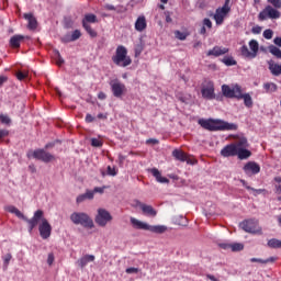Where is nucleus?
<instances>
[{"label": "nucleus", "instance_id": "603ef678", "mask_svg": "<svg viewBox=\"0 0 281 281\" xmlns=\"http://www.w3.org/2000/svg\"><path fill=\"white\" fill-rule=\"evenodd\" d=\"M83 194L86 195V199H87L88 201H92V199H93V196H94V192L91 191V190L86 191V193H83Z\"/></svg>", "mask_w": 281, "mask_h": 281}, {"label": "nucleus", "instance_id": "9b49d317", "mask_svg": "<svg viewBox=\"0 0 281 281\" xmlns=\"http://www.w3.org/2000/svg\"><path fill=\"white\" fill-rule=\"evenodd\" d=\"M113 221V215L105 209H98L94 222L99 227H106Z\"/></svg>", "mask_w": 281, "mask_h": 281}, {"label": "nucleus", "instance_id": "393cba45", "mask_svg": "<svg viewBox=\"0 0 281 281\" xmlns=\"http://www.w3.org/2000/svg\"><path fill=\"white\" fill-rule=\"evenodd\" d=\"M269 70L272 74V76H281V64H276L273 61H270Z\"/></svg>", "mask_w": 281, "mask_h": 281}, {"label": "nucleus", "instance_id": "c85d7f7f", "mask_svg": "<svg viewBox=\"0 0 281 281\" xmlns=\"http://www.w3.org/2000/svg\"><path fill=\"white\" fill-rule=\"evenodd\" d=\"M263 89L266 93H276V91H278V85L274 82H266L263 83Z\"/></svg>", "mask_w": 281, "mask_h": 281}, {"label": "nucleus", "instance_id": "dca6fc26", "mask_svg": "<svg viewBox=\"0 0 281 281\" xmlns=\"http://www.w3.org/2000/svg\"><path fill=\"white\" fill-rule=\"evenodd\" d=\"M202 98L214 100V83L209 81L201 90Z\"/></svg>", "mask_w": 281, "mask_h": 281}, {"label": "nucleus", "instance_id": "680f3d73", "mask_svg": "<svg viewBox=\"0 0 281 281\" xmlns=\"http://www.w3.org/2000/svg\"><path fill=\"white\" fill-rule=\"evenodd\" d=\"M63 43H71V36L70 35H66L64 37H61Z\"/></svg>", "mask_w": 281, "mask_h": 281}, {"label": "nucleus", "instance_id": "a18cd8bd", "mask_svg": "<svg viewBox=\"0 0 281 281\" xmlns=\"http://www.w3.org/2000/svg\"><path fill=\"white\" fill-rule=\"evenodd\" d=\"M80 36H82V33L80 32V30H75L71 34V41H78Z\"/></svg>", "mask_w": 281, "mask_h": 281}, {"label": "nucleus", "instance_id": "8fccbe9b", "mask_svg": "<svg viewBox=\"0 0 281 281\" xmlns=\"http://www.w3.org/2000/svg\"><path fill=\"white\" fill-rule=\"evenodd\" d=\"M16 78H18V80H25V78H27V72L18 71Z\"/></svg>", "mask_w": 281, "mask_h": 281}, {"label": "nucleus", "instance_id": "423d86ee", "mask_svg": "<svg viewBox=\"0 0 281 281\" xmlns=\"http://www.w3.org/2000/svg\"><path fill=\"white\" fill-rule=\"evenodd\" d=\"M232 0H225L223 7H220L215 10V14L213 19L216 25H223L225 23V19H227L228 14L232 12Z\"/></svg>", "mask_w": 281, "mask_h": 281}, {"label": "nucleus", "instance_id": "6e6552de", "mask_svg": "<svg viewBox=\"0 0 281 281\" xmlns=\"http://www.w3.org/2000/svg\"><path fill=\"white\" fill-rule=\"evenodd\" d=\"M280 16V11L274 7H271V4L266 5L265 9L258 14L259 21H268V19H270V21H278Z\"/></svg>", "mask_w": 281, "mask_h": 281}, {"label": "nucleus", "instance_id": "72a5a7b5", "mask_svg": "<svg viewBox=\"0 0 281 281\" xmlns=\"http://www.w3.org/2000/svg\"><path fill=\"white\" fill-rule=\"evenodd\" d=\"M268 247H270V249H281V240L272 238L268 240Z\"/></svg>", "mask_w": 281, "mask_h": 281}, {"label": "nucleus", "instance_id": "37998d69", "mask_svg": "<svg viewBox=\"0 0 281 281\" xmlns=\"http://www.w3.org/2000/svg\"><path fill=\"white\" fill-rule=\"evenodd\" d=\"M263 38H267V41H271V38H273V32L271 29L263 31Z\"/></svg>", "mask_w": 281, "mask_h": 281}, {"label": "nucleus", "instance_id": "864d4df0", "mask_svg": "<svg viewBox=\"0 0 281 281\" xmlns=\"http://www.w3.org/2000/svg\"><path fill=\"white\" fill-rule=\"evenodd\" d=\"M54 252L48 254V258H47V265H49V267H52V265H54Z\"/></svg>", "mask_w": 281, "mask_h": 281}, {"label": "nucleus", "instance_id": "a211bd4d", "mask_svg": "<svg viewBox=\"0 0 281 281\" xmlns=\"http://www.w3.org/2000/svg\"><path fill=\"white\" fill-rule=\"evenodd\" d=\"M225 54H229V48L223 46H214L206 53V56H214L218 58V56H225Z\"/></svg>", "mask_w": 281, "mask_h": 281}, {"label": "nucleus", "instance_id": "a878e982", "mask_svg": "<svg viewBox=\"0 0 281 281\" xmlns=\"http://www.w3.org/2000/svg\"><path fill=\"white\" fill-rule=\"evenodd\" d=\"M172 157H175V159L178 161H188V155H186V153H183L181 149H175L172 151Z\"/></svg>", "mask_w": 281, "mask_h": 281}, {"label": "nucleus", "instance_id": "13d9d810", "mask_svg": "<svg viewBox=\"0 0 281 281\" xmlns=\"http://www.w3.org/2000/svg\"><path fill=\"white\" fill-rule=\"evenodd\" d=\"M94 120H95V117H93V115H91V114L86 115V122L88 124H91V122H94Z\"/></svg>", "mask_w": 281, "mask_h": 281}, {"label": "nucleus", "instance_id": "f3484780", "mask_svg": "<svg viewBox=\"0 0 281 281\" xmlns=\"http://www.w3.org/2000/svg\"><path fill=\"white\" fill-rule=\"evenodd\" d=\"M136 206L139 207L146 216H157V211L153 207V205L144 204L140 201H136Z\"/></svg>", "mask_w": 281, "mask_h": 281}, {"label": "nucleus", "instance_id": "9d476101", "mask_svg": "<svg viewBox=\"0 0 281 281\" xmlns=\"http://www.w3.org/2000/svg\"><path fill=\"white\" fill-rule=\"evenodd\" d=\"M27 159H38L40 161H44V164H49V161H54V155L45 151V149H36L34 151L30 150L26 154Z\"/></svg>", "mask_w": 281, "mask_h": 281}, {"label": "nucleus", "instance_id": "4be33fe9", "mask_svg": "<svg viewBox=\"0 0 281 281\" xmlns=\"http://www.w3.org/2000/svg\"><path fill=\"white\" fill-rule=\"evenodd\" d=\"M24 19L27 21V27L29 30H36L38 27V21H36V18L32 13H24Z\"/></svg>", "mask_w": 281, "mask_h": 281}, {"label": "nucleus", "instance_id": "20e7f679", "mask_svg": "<svg viewBox=\"0 0 281 281\" xmlns=\"http://www.w3.org/2000/svg\"><path fill=\"white\" fill-rule=\"evenodd\" d=\"M112 63L117 67H128V65H132L133 59L128 56V50L121 45L116 47L115 55L112 56Z\"/></svg>", "mask_w": 281, "mask_h": 281}, {"label": "nucleus", "instance_id": "5fc2aeb1", "mask_svg": "<svg viewBox=\"0 0 281 281\" xmlns=\"http://www.w3.org/2000/svg\"><path fill=\"white\" fill-rule=\"evenodd\" d=\"M10 135V132L8 130H0V139H3V137H8Z\"/></svg>", "mask_w": 281, "mask_h": 281}, {"label": "nucleus", "instance_id": "4c0bfd02", "mask_svg": "<svg viewBox=\"0 0 281 281\" xmlns=\"http://www.w3.org/2000/svg\"><path fill=\"white\" fill-rule=\"evenodd\" d=\"M222 63H224V65H226V67H234V65H236L234 57H224L222 59Z\"/></svg>", "mask_w": 281, "mask_h": 281}, {"label": "nucleus", "instance_id": "7c9ffc66", "mask_svg": "<svg viewBox=\"0 0 281 281\" xmlns=\"http://www.w3.org/2000/svg\"><path fill=\"white\" fill-rule=\"evenodd\" d=\"M250 262H259V265H269V262H276V257H269L268 259L251 258Z\"/></svg>", "mask_w": 281, "mask_h": 281}, {"label": "nucleus", "instance_id": "e433bc0d", "mask_svg": "<svg viewBox=\"0 0 281 281\" xmlns=\"http://www.w3.org/2000/svg\"><path fill=\"white\" fill-rule=\"evenodd\" d=\"M243 249H245V246L240 243L231 244V251H243Z\"/></svg>", "mask_w": 281, "mask_h": 281}, {"label": "nucleus", "instance_id": "4d7b16f0", "mask_svg": "<svg viewBox=\"0 0 281 281\" xmlns=\"http://www.w3.org/2000/svg\"><path fill=\"white\" fill-rule=\"evenodd\" d=\"M85 201H87V195L83 194H80L78 198H77V203H85Z\"/></svg>", "mask_w": 281, "mask_h": 281}, {"label": "nucleus", "instance_id": "338daca9", "mask_svg": "<svg viewBox=\"0 0 281 281\" xmlns=\"http://www.w3.org/2000/svg\"><path fill=\"white\" fill-rule=\"evenodd\" d=\"M240 183L244 186V188H246V190H251V187H249V184H247V181L240 180Z\"/></svg>", "mask_w": 281, "mask_h": 281}, {"label": "nucleus", "instance_id": "cd10ccee", "mask_svg": "<svg viewBox=\"0 0 281 281\" xmlns=\"http://www.w3.org/2000/svg\"><path fill=\"white\" fill-rule=\"evenodd\" d=\"M89 23H98V16L93 13H88L82 20V25H89Z\"/></svg>", "mask_w": 281, "mask_h": 281}, {"label": "nucleus", "instance_id": "0eeeda50", "mask_svg": "<svg viewBox=\"0 0 281 281\" xmlns=\"http://www.w3.org/2000/svg\"><path fill=\"white\" fill-rule=\"evenodd\" d=\"M249 47H247V45H243L240 48H239V52L243 56V58H248V59H254L256 58V56H258V50L260 49V45L258 44V41L256 40H251L249 43H248ZM250 48V50H249Z\"/></svg>", "mask_w": 281, "mask_h": 281}, {"label": "nucleus", "instance_id": "bf43d9fd", "mask_svg": "<svg viewBox=\"0 0 281 281\" xmlns=\"http://www.w3.org/2000/svg\"><path fill=\"white\" fill-rule=\"evenodd\" d=\"M146 144L157 145L159 144V140L157 138H149L146 140Z\"/></svg>", "mask_w": 281, "mask_h": 281}, {"label": "nucleus", "instance_id": "2eb2a0df", "mask_svg": "<svg viewBox=\"0 0 281 281\" xmlns=\"http://www.w3.org/2000/svg\"><path fill=\"white\" fill-rule=\"evenodd\" d=\"M222 157H237L238 155V147L235 146L234 143L226 145L222 150H221Z\"/></svg>", "mask_w": 281, "mask_h": 281}, {"label": "nucleus", "instance_id": "aec40b11", "mask_svg": "<svg viewBox=\"0 0 281 281\" xmlns=\"http://www.w3.org/2000/svg\"><path fill=\"white\" fill-rule=\"evenodd\" d=\"M23 41H25V36L13 35L9 41V45H10V47H12V49H19V47H21V43H23Z\"/></svg>", "mask_w": 281, "mask_h": 281}, {"label": "nucleus", "instance_id": "49530a36", "mask_svg": "<svg viewBox=\"0 0 281 281\" xmlns=\"http://www.w3.org/2000/svg\"><path fill=\"white\" fill-rule=\"evenodd\" d=\"M108 175L110 177H115L117 175V170L115 169V167L108 166Z\"/></svg>", "mask_w": 281, "mask_h": 281}, {"label": "nucleus", "instance_id": "473e14b6", "mask_svg": "<svg viewBox=\"0 0 281 281\" xmlns=\"http://www.w3.org/2000/svg\"><path fill=\"white\" fill-rule=\"evenodd\" d=\"M270 54H272V56H274L276 58H279L281 60V49L278 48V46L274 45H270L268 47Z\"/></svg>", "mask_w": 281, "mask_h": 281}, {"label": "nucleus", "instance_id": "f704fd0d", "mask_svg": "<svg viewBox=\"0 0 281 281\" xmlns=\"http://www.w3.org/2000/svg\"><path fill=\"white\" fill-rule=\"evenodd\" d=\"M233 144L236 146L237 150H240L241 148H247V138L241 137Z\"/></svg>", "mask_w": 281, "mask_h": 281}, {"label": "nucleus", "instance_id": "6ab92c4d", "mask_svg": "<svg viewBox=\"0 0 281 281\" xmlns=\"http://www.w3.org/2000/svg\"><path fill=\"white\" fill-rule=\"evenodd\" d=\"M5 212H9L10 214H15V216L18 218H21L22 221H25V223H27V221H30V218H27L19 209H16V206L14 205H8L4 207Z\"/></svg>", "mask_w": 281, "mask_h": 281}, {"label": "nucleus", "instance_id": "7ed1b4c3", "mask_svg": "<svg viewBox=\"0 0 281 281\" xmlns=\"http://www.w3.org/2000/svg\"><path fill=\"white\" fill-rule=\"evenodd\" d=\"M130 222L134 229H145L146 232H153V234H166V232H168V226L166 225H149L135 217H131Z\"/></svg>", "mask_w": 281, "mask_h": 281}, {"label": "nucleus", "instance_id": "b1692460", "mask_svg": "<svg viewBox=\"0 0 281 281\" xmlns=\"http://www.w3.org/2000/svg\"><path fill=\"white\" fill-rule=\"evenodd\" d=\"M145 27H146V16H144V15L138 16L135 22L136 32H144Z\"/></svg>", "mask_w": 281, "mask_h": 281}, {"label": "nucleus", "instance_id": "de8ad7c7", "mask_svg": "<svg viewBox=\"0 0 281 281\" xmlns=\"http://www.w3.org/2000/svg\"><path fill=\"white\" fill-rule=\"evenodd\" d=\"M203 26H204V27H207V30H212V20L205 18V19L203 20Z\"/></svg>", "mask_w": 281, "mask_h": 281}, {"label": "nucleus", "instance_id": "f257e3e1", "mask_svg": "<svg viewBox=\"0 0 281 281\" xmlns=\"http://www.w3.org/2000/svg\"><path fill=\"white\" fill-rule=\"evenodd\" d=\"M38 223H41L38 226L40 236L44 240H47V238L52 236V225L47 218H45V212H43V210L35 211L33 217L27 220L30 234L34 232V227H36Z\"/></svg>", "mask_w": 281, "mask_h": 281}, {"label": "nucleus", "instance_id": "bb28decb", "mask_svg": "<svg viewBox=\"0 0 281 281\" xmlns=\"http://www.w3.org/2000/svg\"><path fill=\"white\" fill-rule=\"evenodd\" d=\"M240 100H244V104L247 109H251V106H254V99H251V94L250 93H243L241 92V98Z\"/></svg>", "mask_w": 281, "mask_h": 281}, {"label": "nucleus", "instance_id": "79ce46f5", "mask_svg": "<svg viewBox=\"0 0 281 281\" xmlns=\"http://www.w3.org/2000/svg\"><path fill=\"white\" fill-rule=\"evenodd\" d=\"M91 146H93L94 148H101L102 140H100L99 138H91Z\"/></svg>", "mask_w": 281, "mask_h": 281}, {"label": "nucleus", "instance_id": "09e8293b", "mask_svg": "<svg viewBox=\"0 0 281 281\" xmlns=\"http://www.w3.org/2000/svg\"><path fill=\"white\" fill-rule=\"evenodd\" d=\"M250 190H251L254 196H258V194H262L263 192H267V190H265V189H254V188H251Z\"/></svg>", "mask_w": 281, "mask_h": 281}, {"label": "nucleus", "instance_id": "f8f14e48", "mask_svg": "<svg viewBox=\"0 0 281 281\" xmlns=\"http://www.w3.org/2000/svg\"><path fill=\"white\" fill-rule=\"evenodd\" d=\"M239 227L247 232L248 234H259L262 235V228L258 225L257 220H246L239 224Z\"/></svg>", "mask_w": 281, "mask_h": 281}, {"label": "nucleus", "instance_id": "69168bd1", "mask_svg": "<svg viewBox=\"0 0 281 281\" xmlns=\"http://www.w3.org/2000/svg\"><path fill=\"white\" fill-rule=\"evenodd\" d=\"M98 98H99V100H106V93L99 92Z\"/></svg>", "mask_w": 281, "mask_h": 281}, {"label": "nucleus", "instance_id": "c03bdc74", "mask_svg": "<svg viewBox=\"0 0 281 281\" xmlns=\"http://www.w3.org/2000/svg\"><path fill=\"white\" fill-rule=\"evenodd\" d=\"M0 122L2 124H11L12 120H10V116H8L5 114H1L0 115Z\"/></svg>", "mask_w": 281, "mask_h": 281}, {"label": "nucleus", "instance_id": "3c124183", "mask_svg": "<svg viewBox=\"0 0 281 281\" xmlns=\"http://www.w3.org/2000/svg\"><path fill=\"white\" fill-rule=\"evenodd\" d=\"M218 247H221V249L229 250V249H232V244H229V243H220Z\"/></svg>", "mask_w": 281, "mask_h": 281}, {"label": "nucleus", "instance_id": "774afa93", "mask_svg": "<svg viewBox=\"0 0 281 281\" xmlns=\"http://www.w3.org/2000/svg\"><path fill=\"white\" fill-rule=\"evenodd\" d=\"M273 181H274L276 183H281V176L274 177V178H273Z\"/></svg>", "mask_w": 281, "mask_h": 281}, {"label": "nucleus", "instance_id": "0e129e2a", "mask_svg": "<svg viewBox=\"0 0 281 281\" xmlns=\"http://www.w3.org/2000/svg\"><path fill=\"white\" fill-rule=\"evenodd\" d=\"M8 82V77L5 76H0V87H3V83Z\"/></svg>", "mask_w": 281, "mask_h": 281}, {"label": "nucleus", "instance_id": "f03ea898", "mask_svg": "<svg viewBox=\"0 0 281 281\" xmlns=\"http://www.w3.org/2000/svg\"><path fill=\"white\" fill-rule=\"evenodd\" d=\"M198 124L202 126L205 131H238V125L235 123H229L223 120H214V119H200Z\"/></svg>", "mask_w": 281, "mask_h": 281}, {"label": "nucleus", "instance_id": "ddd939ff", "mask_svg": "<svg viewBox=\"0 0 281 281\" xmlns=\"http://www.w3.org/2000/svg\"><path fill=\"white\" fill-rule=\"evenodd\" d=\"M111 91L114 98H122L124 93H126V85L122 83L117 79H113L110 81Z\"/></svg>", "mask_w": 281, "mask_h": 281}, {"label": "nucleus", "instance_id": "58836bf2", "mask_svg": "<svg viewBox=\"0 0 281 281\" xmlns=\"http://www.w3.org/2000/svg\"><path fill=\"white\" fill-rule=\"evenodd\" d=\"M175 36H176V38H178V41H186L188 38V33L181 32V31H176Z\"/></svg>", "mask_w": 281, "mask_h": 281}, {"label": "nucleus", "instance_id": "ea45409f", "mask_svg": "<svg viewBox=\"0 0 281 281\" xmlns=\"http://www.w3.org/2000/svg\"><path fill=\"white\" fill-rule=\"evenodd\" d=\"M3 259V267L4 269H8V266L10 265V260H12V254H7L2 257Z\"/></svg>", "mask_w": 281, "mask_h": 281}, {"label": "nucleus", "instance_id": "39448f33", "mask_svg": "<svg viewBox=\"0 0 281 281\" xmlns=\"http://www.w3.org/2000/svg\"><path fill=\"white\" fill-rule=\"evenodd\" d=\"M71 221L72 223H75V225H81V227H85L86 229H93V227H95V224L93 223V218H91L89 214L83 212L72 213Z\"/></svg>", "mask_w": 281, "mask_h": 281}, {"label": "nucleus", "instance_id": "1a4fd4ad", "mask_svg": "<svg viewBox=\"0 0 281 281\" xmlns=\"http://www.w3.org/2000/svg\"><path fill=\"white\" fill-rule=\"evenodd\" d=\"M222 93L225 98H235L236 100H240L243 98V88L239 85H223Z\"/></svg>", "mask_w": 281, "mask_h": 281}, {"label": "nucleus", "instance_id": "5701e85b", "mask_svg": "<svg viewBox=\"0 0 281 281\" xmlns=\"http://www.w3.org/2000/svg\"><path fill=\"white\" fill-rule=\"evenodd\" d=\"M95 260V256L93 255H86L83 257H81L78 261L77 265L78 267H80L81 269H85V267H87L88 262H93Z\"/></svg>", "mask_w": 281, "mask_h": 281}, {"label": "nucleus", "instance_id": "4468645a", "mask_svg": "<svg viewBox=\"0 0 281 281\" xmlns=\"http://www.w3.org/2000/svg\"><path fill=\"white\" fill-rule=\"evenodd\" d=\"M245 175L247 177H251L254 175H258L260 172V165H258L256 161H248L244 168H243Z\"/></svg>", "mask_w": 281, "mask_h": 281}, {"label": "nucleus", "instance_id": "2f4dec72", "mask_svg": "<svg viewBox=\"0 0 281 281\" xmlns=\"http://www.w3.org/2000/svg\"><path fill=\"white\" fill-rule=\"evenodd\" d=\"M53 58L58 67H63V65H65V59L60 56V52L54 50Z\"/></svg>", "mask_w": 281, "mask_h": 281}, {"label": "nucleus", "instance_id": "c756f323", "mask_svg": "<svg viewBox=\"0 0 281 281\" xmlns=\"http://www.w3.org/2000/svg\"><path fill=\"white\" fill-rule=\"evenodd\" d=\"M237 157L238 159H249V157H251V151L247 148L237 149Z\"/></svg>", "mask_w": 281, "mask_h": 281}, {"label": "nucleus", "instance_id": "c9c22d12", "mask_svg": "<svg viewBox=\"0 0 281 281\" xmlns=\"http://www.w3.org/2000/svg\"><path fill=\"white\" fill-rule=\"evenodd\" d=\"M82 25L91 38H95L98 36V32H95V30H93L90 24H82Z\"/></svg>", "mask_w": 281, "mask_h": 281}, {"label": "nucleus", "instance_id": "e2e57ef3", "mask_svg": "<svg viewBox=\"0 0 281 281\" xmlns=\"http://www.w3.org/2000/svg\"><path fill=\"white\" fill-rule=\"evenodd\" d=\"M273 43L277 47H281V37H274Z\"/></svg>", "mask_w": 281, "mask_h": 281}, {"label": "nucleus", "instance_id": "052dcab7", "mask_svg": "<svg viewBox=\"0 0 281 281\" xmlns=\"http://www.w3.org/2000/svg\"><path fill=\"white\" fill-rule=\"evenodd\" d=\"M92 192H94V194H95V192H98L99 194H103L104 188L95 187Z\"/></svg>", "mask_w": 281, "mask_h": 281}, {"label": "nucleus", "instance_id": "6e6d98bb", "mask_svg": "<svg viewBox=\"0 0 281 281\" xmlns=\"http://www.w3.org/2000/svg\"><path fill=\"white\" fill-rule=\"evenodd\" d=\"M126 273L131 274V273H139V269L138 268H127L125 270Z\"/></svg>", "mask_w": 281, "mask_h": 281}, {"label": "nucleus", "instance_id": "412c9836", "mask_svg": "<svg viewBox=\"0 0 281 281\" xmlns=\"http://www.w3.org/2000/svg\"><path fill=\"white\" fill-rule=\"evenodd\" d=\"M149 172L150 175H153V177H155L158 183H170V180L168 178L161 176V171H159V169L151 168L149 169Z\"/></svg>", "mask_w": 281, "mask_h": 281}, {"label": "nucleus", "instance_id": "a19ab883", "mask_svg": "<svg viewBox=\"0 0 281 281\" xmlns=\"http://www.w3.org/2000/svg\"><path fill=\"white\" fill-rule=\"evenodd\" d=\"M267 2L270 3L272 8L281 10V0H267Z\"/></svg>", "mask_w": 281, "mask_h": 281}]
</instances>
